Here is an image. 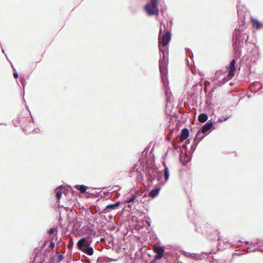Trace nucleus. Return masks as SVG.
Segmentation results:
<instances>
[{"mask_svg":"<svg viewBox=\"0 0 263 263\" xmlns=\"http://www.w3.org/2000/svg\"><path fill=\"white\" fill-rule=\"evenodd\" d=\"M120 204V201H118L116 203H115V204H108L103 210L102 213H105V214H106L107 213H108L111 210H112L113 209H115L116 208L119 207Z\"/></svg>","mask_w":263,"mask_h":263,"instance_id":"423d86ee","label":"nucleus"},{"mask_svg":"<svg viewBox=\"0 0 263 263\" xmlns=\"http://www.w3.org/2000/svg\"><path fill=\"white\" fill-rule=\"evenodd\" d=\"M54 232V229H50L49 230V234L50 235L52 233H53Z\"/></svg>","mask_w":263,"mask_h":263,"instance_id":"aec40b11","label":"nucleus"},{"mask_svg":"<svg viewBox=\"0 0 263 263\" xmlns=\"http://www.w3.org/2000/svg\"><path fill=\"white\" fill-rule=\"evenodd\" d=\"M213 126V123L212 122H208L205 123L202 127V133H205L207 131L210 130Z\"/></svg>","mask_w":263,"mask_h":263,"instance_id":"1a4fd4ad","label":"nucleus"},{"mask_svg":"<svg viewBox=\"0 0 263 263\" xmlns=\"http://www.w3.org/2000/svg\"><path fill=\"white\" fill-rule=\"evenodd\" d=\"M189 136V131L187 128H184L182 130L181 135L180 136V140L183 142L186 140Z\"/></svg>","mask_w":263,"mask_h":263,"instance_id":"0eeeda50","label":"nucleus"},{"mask_svg":"<svg viewBox=\"0 0 263 263\" xmlns=\"http://www.w3.org/2000/svg\"><path fill=\"white\" fill-rule=\"evenodd\" d=\"M137 197L136 195L135 194H132L131 197H128V198L126 199L125 203H131L133 202L136 198Z\"/></svg>","mask_w":263,"mask_h":263,"instance_id":"dca6fc26","label":"nucleus"},{"mask_svg":"<svg viewBox=\"0 0 263 263\" xmlns=\"http://www.w3.org/2000/svg\"><path fill=\"white\" fill-rule=\"evenodd\" d=\"M13 77L15 78H18V74L17 73H13Z\"/></svg>","mask_w":263,"mask_h":263,"instance_id":"412c9836","label":"nucleus"},{"mask_svg":"<svg viewBox=\"0 0 263 263\" xmlns=\"http://www.w3.org/2000/svg\"><path fill=\"white\" fill-rule=\"evenodd\" d=\"M71 247V246L70 245V243H69L68 246V248H70Z\"/></svg>","mask_w":263,"mask_h":263,"instance_id":"5701e85b","label":"nucleus"},{"mask_svg":"<svg viewBox=\"0 0 263 263\" xmlns=\"http://www.w3.org/2000/svg\"><path fill=\"white\" fill-rule=\"evenodd\" d=\"M164 177L165 180H167L169 178L168 169L166 166L165 167L164 170Z\"/></svg>","mask_w":263,"mask_h":263,"instance_id":"f3484780","label":"nucleus"},{"mask_svg":"<svg viewBox=\"0 0 263 263\" xmlns=\"http://www.w3.org/2000/svg\"><path fill=\"white\" fill-rule=\"evenodd\" d=\"M153 250L157 253V255L154 257L155 260L160 259L163 257L164 250L162 247L154 245L153 246Z\"/></svg>","mask_w":263,"mask_h":263,"instance_id":"39448f33","label":"nucleus"},{"mask_svg":"<svg viewBox=\"0 0 263 263\" xmlns=\"http://www.w3.org/2000/svg\"><path fill=\"white\" fill-rule=\"evenodd\" d=\"M159 68H160V70L161 71L162 69V66L161 65H160V67Z\"/></svg>","mask_w":263,"mask_h":263,"instance_id":"4be33fe9","label":"nucleus"},{"mask_svg":"<svg viewBox=\"0 0 263 263\" xmlns=\"http://www.w3.org/2000/svg\"><path fill=\"white\" fill-rule=\"evenodd\" d=\"M203 133H202V131L198 132L195 137V140L197 141V142H199L201 140H202L204 136L202 135Z\"/></svg>","mask_w":263,"mask_h":263,"instance_id":"4468645a","label":"nucleus"},{"mask_svg":"<svg viewBox=\"0 0 263 263\" xmlns=\"http://www.w3.org/2000/svg\"><path fill=\"white\" fill-rule=\"evenodd\" d=\"M160 190V188L157 187L154 190H152L148 194V196L154 198L158 195Z\"/></svg>","mask_w":263,"mask_h":263,"instance_id":"9b49d317","label":"nucleus"},{"mask_svg":"<svg viewBox=\"0 0 263 263\" xmlns=\"http://www.w3.org/2000/svg\"><path fill=\"white\" fill-rule=\"evenodd\" d=\"M76 188L79 190L82 193H84V192H86V187L83 185H77L76 186Z\"/></svg>","mask_w":263,"mask_h":263,"instance_id":"2eb2a0df","label":"nucleus"},{"mask_svg":"<svg viewBox=\"0 0 263 263\" xmlns=\"http://www.w3.org/2000/svg\"><path fill=\"white\" fill-rule=\"evenodd\" d=\"M236 63V61L235 59L232 60L231 61L229 67L227 68V71L228 72V77L230 79H232L235 75Z\"/></svg>","mask_w":263,"mask_h":263,"instance_id":"20e7f679","label":"nucleus"},{"mask_svg":"<svg viewBox=\"0 0 263 263\" xmlns=\"http://www.w3.org/2000/svg\"><path fill=\"white\" fill-rule=\"evenodd\" d=\"M208 119V115L204 113L201 114L198 116V121L201 123L205 122L207 121Z\"/></svg>","mask_w":263,"mask_h":263,"instance_id":"ddd939ff","label":"nucleus"},{"mask_svg":"<svg viewBox=\"0 0 263 263\" xmlns=\"http://www.w3.org/2000/svg\"><path fill=\"white\" fill-rule=\"evenodd\" d=\"M55 192L56 198L58 201H59L63 194V188L58 187L55 189Z\"/></svg>","mask_w":263,"mask_h":263,"instance_id":"f8f14e48","label":"nucleus"},{"mask_svg":"<svg viewBox=\"0 0 263 263\" xmlns=\"http://www.w3.org/2000/svg\"><path fill=\"white\" fill-rule=\"evenodd\" d=\"M54 247V242L51 241L50 243L49 247L51 249H53Z\"/></svg>","mask_w":263,"mask_h":263,"instance_id":"6ab92c4d","label":"nucleus"},{"mask_svg":"<svg viewBox=\"0 0 263 263\" xmlns=\"http://www.w3.org/2000/svg\"><path fill=\"white\" fill-rule=\"evenodd\" d=\"M159 0H151V2L147 3L144 7V10L149 15H158L159 9L158 8Z\"/></svg>","mask_w":263,"mask_h":263,"instance_id":"7ed1b4c3","label":"nucleus"},{"mask_svg":"<svg viewBox=\"0 0 263 263\" xmlns=\"http://www.w3.org/2000/svg\"><path fill=\"white\" fill-rule=\"evenodd\" d=\"M171 32L168 30H165L162 34V30L160 29L158 37V43L159 49L162 51H163L162 46L165 47L168 44L171 39Z\"/></svg>","mask_w":263,"mask_h":263,"instance_id":"f03ea898","label":"nucleus"},{"mask_svg":"<svg viewBox=\"0 0 263 263\" xmlns=\"http://www.w3.org/2000/svg\"><path fill=\"white\" fill-rule=\"evenodd\" d=\"M91 241V239L89 237L82 238L77 242L78 248L84 253L92 255L93 254V249L90 247Z\"/></svg>","mask_w":263,"mask_h":263,"instance_id":"f257e3e1","label":"nucleus"},{"mask_svg":"<svg viewBox=\"0 0 263 263\" xmlns=\"http://www.w3.org/2000/svg\"><path fill=\"white\" fill-rule=\"evenodd\" d=\"M157 174V172L154 170H152L151 171H149L148 175L147 180L149 182L152 183L153 180H154L156 179Z\"/></svg>","mask_w":263,"mask_h":263,"instance_id":"6e6552de","label":"nucleus"},{"mask_svg":"<svg viewBox=\"0 0 263 263\" xmlns=\"http://www.w3.org/2000/svg\"><path fill=\"white\" fill-rule=\"evenodd\" d=\"M64 258L63 255H59L57 256V261L58 262H61Z\"/></svg>","mask_w":263,"mask_h":263,"instance_id":"a211bd4d","label":"nucleus"},{"mask_svg":"<svg viewBox=\"0 0 263 263\" xmlns=\"http://www.w3.org/2000/svg\"><path fill=\"white\" fill-rule=\"evenodd\" d=\"M251 22L253 27L256 28V29H259L261 27V24L257 19L251 18Z\"/></svg>","mask_w":263,"mask_h":263,"instance_id":"9d476101","label":"nucleus"}]
</instances>
